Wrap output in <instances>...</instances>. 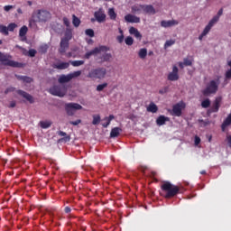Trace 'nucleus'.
<instances>
[{"label":"nucleus","instance_id":"obj_1","mask_svg":"<svg viewBox=\"0 0 231 231\" xmlns=\"http://www.w3.org/2000/svg\"><path fill=\"white\" fill-rule=\"evenodd\" d=\"M107 51H109V47L106 45H100L98 47L94 48L90 51H88L84 55V59L89 60L93 56L97 57L98 53H103L97 56L96 60H97L98 64H104V62H109L111 59H113V55H111V53H107Z\"/></svg>","mask_w":231,"mask_h":231},{"label":"nucleus","instance_id":"obj_2","mask_svg":"<svg viewBox=\"0 0 231 231\" xmlns=\"http://www.w3.org/2000/svg\"><path fill=\"white\" fill-rule=\"evenodd\" d=\"M180 193L179 186H176L170 181H164L161 185L160 195L162 198H165V199H172V198H175V196H178Z\"/></svg>","mask_w":231,"mask_h":231},{"label":"nucleus","instance_id":"obj_3","mask_svg":"<svg viewBox=\"0 0 231 231\" xmlns=\"http://www.w3.org/2000/svg\"><path fill=\"white\" fill-rule=\"evenodd\" d=\"M51 19V13L46 9H38L32 14V19L29 21V26H32L36 23H48Z\"/></svg>","mask_w":231,"mask_h":231},{"label":"nucleus","instance_id":"obj_4","mask_svg":"<svg viewBox=\"0 0 231 231\" xmlns=\"http://www.w3.org/2000/svg\"><path fill=\"white\" fill-rule=\"evenodd\" d=\"M219 84H221V76H217L216 79L210 80L205 89L202 90L204 97H210V95H216L219 89Z\"/></svg>","mask_w":231,"mask_h":231},{"label":"nucleus","instance_id":"obj_5","mask_svg":"<svg viewBox=\"0 0 231 231\" xmlns=\"http://www.w3.org/2000/svg\"><path fill=\"white\" fill-rule=\"evenodd\" d=\"M106 75H107V69L104 67H99L97 69H91L88 74V79H93L95 80H102V79H106Z\"/></svg>","mask_w":231,"mask_h":231},{"label":"nucleus","instance_id":"obj_6","mask_svg":"<svg viewBox=\"0 0 231 231\" xmlns=\"http://www.w3.org/2000/svg\"><path fill=\"white\" fill-rule=\"evenodd\" d=\"M0 62L3 66H10L11 68H21L22 64L12 60V56L10 54H5L0 51Z\"/></svg>","mask_w":231,"mask_h":231},{"label":"nucleus","instance_id":"obj_7","mask_svg":"<svg viewBox=\"0 0 231 231\" xmlns=\"http://www.w3.org/2000/svg\"><path fill=\"white\" fill-rule=\"evenodd\" d=\"M51 95L54 97H64L68 91V88L64 85H54L52 88H50Z\"/></svg>","mask_w":231,"mask_h":231},{"label":"nucleus","instance_id":"obj_8","mask_svg":"<svg viewBox=\"0 0 231 231\" xmlns=\"http://www.w3.org/2000/svg\"><path fill=\"white\" fill-rule=\"evenodd\" d=\"M82 109V106L79 103H67L65 104V111L68 116H73L76 111H80Z\"/></svg>","mask_w":231,"mask_h":231},{"label":"nucleus","instance_id":"obj_9","mask_svg":"<svg viewBox=\"0 0 231 231\" xmlns=\"http://www.w3.org/2000/svg\"><path fill=\"white\" fill-rule=\"evenodd\" d=\"M185 106L186 105L183 101L175 104L172 106L171 116H181V111H183V109H185Z\"/></svg>","mask_w":231,"mask_h":231},{"label":"nucleus","instance_id":"obj_10","mask_svg":"<svg viewBox=\"0 0 231 231\" xmlns=\"http://www.w3.org/2000/svg\"><path fill=\"white\" fill-rule=\"evenodd\" d=\"M180 69L176 65L172 66V71L168 74V80L171 82H176V80H180Z\"/></svg>","mask_w":231,"mask_h":231},{"label":"nucleus","instance_id":"obj_11","mask_svg":"<svg viewBox=\"0 0 231 231\" xmlns=\"http://www.w3.org/2000/svg\"><path fill=\"white\" fill-rule=\"evenodd\" d=\"M221 100L222 98L221 97H217L211 107L208 110V113L210 115L212 113H217L219 111V108L221 107Z\"/></svg>","mask_w":231,"mask_h":231},{"label":"nucleus","instance_id":"obj_12","mask_svg":"<svg viewBox=\"0 0 231 231\" xmlns=\"http://www.w3.org/2000/svg\"><path fill=\"white\" fill-rule=\"evenodd\" d=\"M94 17L97 23H104L106 21V13L103 8H99L98 11L94 13Z\"/></svg>","mask_w":231,"mask_h":231},{"label":"nucleus","instance_id":"obj_13","mask_svg":"<svg viewBox=\"0 0 231 231\" xmlns=\"http://www.w3.org/2000/svg\"><path fill=\"white\" fill-rule=\"evenodd\" d=\"M178 24H180V22H178V20H169V21L162 20L161 22V26L162 28H171L172 26H178Z\"/></svg>","mask_w":231,"mask_h":231},{"label":"nucleus","instance_id":"obj_14","mask_svg":"<svg viewBox=\"0 0 231 231\" xmlns=\"http://www.w3.org/2000/svg\"><path fill=\"white\" fill-rule=\"evenodd\" d=\"M73 39V29L70 27H67L64 32V37L61 38V41L66 42H69Z\"/></svg>","mask_w":231,"mask_h":231},{"label":"nucleus","instance_id":"obj_15","mask_svg":"<svg viewBox=\"0 0 231 231\" xmlns=\"http://www.w3.org/2000/svg\"><path fill=\"white\" fill-rule=\"evenodd\" d=\"M69 49V42H64V40H60V49H59V52L60 53V55H64V53H66V51H68Z\"/></svg>","mask_w":231,"mask_h":231},{"label":"nucleus","instance_id":"obj_16","mask_svg":"<svg viewBox=\"0 0 231 231\" xmlns=\"http://www.w3.org/2000/svg\"><path fill=\"white\" fill-rule=\"evenodd\" d=\"M129 33L130 35H134V37H135V39L138 41H142V33H140V31H138V29L135 27H130Z\"/></svg>","mask_w":231,"mask_h":231},{"label":"nucleus","instance_id":"obj_17","mask_svg":"<svg viewBox=\"0 0 231 231\" xmlns=\"http://www.w3.org/2000/svg\"><path fill=\"white\" fill-rule=\"evenodd\" d=\"M166 122H171V118L165 116H159L156 119V125L159 126L165 125Z\"/></svg>","mask_w":231,"mask_h":231},{"label":"nucleus","instance_id":"obj_18","mask_svg":"<svg viewBox=\"0 0 231 231\" xmlns=\"http://www.w3.org/2000/svg\"><path fill=\"white\" fill-rule=\"evenodd\" d=\"M125 20L126 21V23H140V17L134 14H126L125 16Z\"/></svg>","mask_w":231,"mask_h":231},{"label":"nucleus","instance_id":"obj_19","mask_svg":"<svg viewBox=\"0 0 231 231\" xmlns=\"http://www.w3.org/2000/svg\"><path fill=\"white\" fill-rule=\"evenodd\" d=\"M17 93L23 98H26L30 104H33V97H32V95L28 94L24 90H18Z\"/></svg>","mask_w":231,"mask_h":231},{"label":"nucleus","instance_id":"obj_20","mask_svg":"<svg viewBox=\"0 0 231 231\" xmlns=\"http://www.w3.org/2000/svg\"><path fill=\"white\" fill-rule=\"evenodd\" d=\"M143 12H144V14H148L149 15H154V14H156V9H154V7L151 5H144Z\"/></svg>","mask_w":231,"mask_h":231},{"label":"nucleus","instance_id":"obj_21","mask_svg":"<svg viewBox=\"0 0 231 231\" xmlns=\"http://www.w3.org/2000/svg\"><path fill=\"white\" fill-rule=\"evenodd\" d=\"M122 133V128L120 127H114L110 132V138H118L120 134Z\"/></svg>","mask_w":231,"mask_h":231},{"label":"nucleus","instance_id":"obj_22","mask_svg":"<svg viewBox=\"0 0 231 231\" xmlns=\"http://www.w3.org/2000/svg\"><path fill=\"white\" fill-rule=\"evenodd\" d=\"M219 21L218 16H214L209 23H208V25L205 27V30H207L208 32H210V30H212V27L214 26V24H216V23H217Z\"/></svg>","mask_w":231,"mask_h":231},{"label":"nucleus","instance_id":"obj_23","mask_svg":"<svg viewBox=\"0 0 231 231\" xmlns=\"http://www.w3.org/2000/svg\"><path fill=\"white\" fill-rule=\"evenodd\" d=\"M219 21L218 16H214L209 23H208V25L205 27V30H207L208 32H210V30H212V27L214 26V24H216V23H217Z\"/></svg>","mask_w":231,"mask_h":231},{"label":"nucleus","instance_id":"obj_24","mask_svg":"<svg viewBox=\"0 0 231 231\" xmlns=\"http://www.w3.org/2000/svg\"><path fill=\"white\" fill-rule=\"evenodd\" d=\"M72 76H70L69 74L68 75H61L59 79L58 82L60 84H66V82H69L71 80Z\"/></svg>","mask_w":231,"mask_h":231},{"label":"nucleus","instance_id":"obj_25","mask_svg":"<svg viewBox=\"0 0 231 231\" xmlns=\"http://www.w3.org/2000/svg\"><path fill=\"white\" fill-rule=\"evenodd\" d=\"M146 111H148V113H158V106H156L154 102H151L148 105Z\"/></svg>","mask_w":231,"mask_h":231},{"label":"nucleus","instance_id":"obj_26","mask_svg":"<svg viewBox=\"0 0 231 231\" xmlns=\"http://www.w3.org/2000/svg\"><path fill=\"white\" fill-rule=\"evenodd\" d=\"M228 125H231V113L227 116V117L225 119L223 124L221 125L222 131H225Z\"/></svg>","mask_w":231,"mask_h":231},{"label":"nucleus","instance_id":"obj_27","mask_svg":"<svg viewBox=\"0 0 231 231\" xmlns=\"http://www.w3.org/2000/svg\"><path fill=\"white\" fill-rule=\"evenodd\" d=\"M59 136H63L60 141L61 142H69V140H71V136L68 135V134H66V132H62L60 131L58 132Z\"/></svg>","mask_w":231,"mask_h":231},{"label":"nucleus","instance_id":"obj_28","mask_svg":"<svg viewBox=\"0 0 231 231\" xmlns=\"http://www.w3.org/2000/svg\"><path fill=\"white\" fill-rule=\"evenodd\" d=\"M54 68L56 69H68V68H69V62H61V63L54 65Z\"/></svg>","mask_w":231,"mask_h":231},{"label":"nucleus","instance_id":"obj_29","mask_svg":"<svg viewBox=\"0 0 231 231\" xmlns=\"http://www.w3.org/2000/svg\"><path fill=\"white\" fill-rule=\"evenodd\" d=\"M143 6L144 5H135L132 7V12H134V14H138L139 12H142V10L143 11Z\"/></svg>","mask_w":231,"mask_h":231},{"label":"nucleus","instance_id":"obj_30","mask_svg":"<svg viewBox=\"0 0 231 231\" xmlns=\"http://www.w3.org/2000/svg\"><path fill=\"white\" fill-rule=\"evenodd\" d=\"M80 20L77 15L73 14L72 15V24L75 28H79L80 26Z\"/></svg>","mask_w":231,"mask_h":231},{"label":"nucleus","instance_id":"obj_31","mask_svg":"<svg viewBox=\"0 0 231 231\" xmlns=\"http://www.w3.org/2000/svg\"><path fill=\"white\" fill-rule=\"evenodd\" d=\"M26 33H28V27L26 25H23L19 31V37H26Z\"/></svg>","mask_w":231,"mask_h":231},{"label":"nucleus","instance_id":"obj_32","mask_svg":"<svg viewBox=\"0 0 231 231\" xmlns=\"http://www.w3.org/2000/svg\"><path fill=\"white\" fill-rule=\"evenodd\" d=\"M40 127H42V129H48V128L51 127V122H50V121H41L40 122Z\"/></svg>","mask_w":231,"mask_h":231},{"label":"nucleus","instance_id":"obj_33","mask_svg":"<svg viewBox=\"0 0 231 231\" xmlns=\"http://www.w3.org/2000/svg\"><path fill=\"white\" fill-rule=\"evenodd\" d=\"M108 15H109L111 21H116V13L115 12L114 8L108 9Z\"/></svg>","mask_w":231,"mask_h":231},{"label":"nucleus","instance_id":"obj_34","mask_svg":"<svg viewBox=\"0 0 231 231\" xmlns=\"http://www.w3.org/2000/svg\"><path fill=\"white\" fill-rule=\"evenodd\" d=\"M138 56L141 59H145V57H147V49L145 48L140 49L138 52Z\"/></svg>","mask_w":231,"mask_h":231},{"label":"nucleus","instance_id":"obj_35","mask_svg":"<svg viewBox=\"0 0 231 231\" xmlns=\"http://www.w3.org/2000/svg\"><path fill=\"white\" fill-rule=\"evenodd\" d=\"M125 42L126 46H133V44H134V39H133V37H131V36H127L125 39Z\"/></svg>","mask_w":231,"mask_h":231},{"label":"nucleus","instance_id":"obj_36","mask_svg":"<svg viewBox=\"0 0 231 231\" xmlns=\"http://www.w3.org/2000/svg\"><path fill=\"white\" fill-rule=\"evenodd\" d=\"M84 63H85L84 60H73V61H70L71 66H73L74 68H79V66H83Z\"/></svg>","mask_w":231,"mask_h":231},{"label":"nucleus","instance_id":"obj_37","mask_svg":"<svg viewBox=\"0 0 231 231\" xmlns=\"http://www.w3.org/2000/svg\"><path fill=\"white\" fill-rule=\"evenodd\" d=\"M0 33H3V35H9L8 27H6V25L0 24Z\"/></svg>","mask_w":231,"mask_h":231},{"label":"nucleus","instance_id":"obj_38","mask_svg":"<svg viewBox=\"0 0 231 231\" xmlns=\"http://www.w3.org/2000/svg\"><path fill=\"white\" fill-rule=\"evenodd\" d=\"M92 124H93V125H98V124H100V115H94L93 116Z\"/></svg>","mask_w":231,"mask_h":231},{"label":"nucleus","instance_id":"obj_39","mask_svg":"<svg viewBox=\"0 0 231 231\" xmlns=\"http://www.w3.org/2000/svg\"><path fill=\"white\" fill-rule=\"evenodd\" d=\"M20 80H23V82H26L27 84H31V82H33V79H32L28 76L20 77Z\"/></svg>","mask_w":231,"mask_h":231},{"label":"nucleus","instance_id":"obj_40","mask_svg":"<svg viewBox=\"0 0 231 231\" xmlns=\"http://www.w3.org/2000/svg\"><path fill=\"white\" fill-rule=\"evenodd\" d=\"M174 44H176V41L175 40H168L164 43V48H165V50H167V48H171V46H172Z\"/></svg>","mask_w":231,"mask_h":231},{"label":"nucleus","instance_id":"obj_41","mask_svg":"<svg viewBox=\"0 0 231 231\" xmlns=\"http://www.w3.org/2000/svg\"><path fill=\"white\" fill-rule=\"evenodd\" d=\"M201 106L204 107V109H207L208 107H210V99L207 98L201 102Z\"/></svg>","mask_w":231,"mask_h":231},{"label":"nucleus","instance_id":"obj_42","mask_svg":"<svg viewBox=\"0 0 231 231\" xmlns=\"http://www.w3.org/2000/svg\"><path fill=\"white\" fill-rule=\"evenodd\" d=\"M48 48H49L48 44L41 45L39 48L40 53H46L48 51Z\"/></svg>","mask_w":231,"mask_h":231},{"label":"nucleus","instance_id":"obj_43","mask_svg":"<svg viewBox=\"0 0 231 231\" xmlns=\"http://www.w3.org/2000/svg\"><path fill=\"white\" fill-rule=\"evenodd\" d=\"M71 78V80L72 79H77V77H80L82 75V71L81 70H77V71H74L73 73H70L69 74Z\"/></svg>","mask_w":231,"mask_h":231},{"label":"nucleus","instance_id":"obj_44","mask_svg":"<svg viewBox=\"0 0 231 231\" xmlns=\"http://www.w3.org/2000/svg\"><path fill=\"white\" fill-rule=\"evenodd\" d=\"M107 88V83L99 84L97 86V91H104Z\"/></svg>","mask_w":231,"mask_h":231},{"label":"nucleus","instance_id":"obj_45","mask_svg":"<svg viewBox=\"0 0 231 231\" xmlns=\"http://www.w3.org/2000/svg\"><path fill=\"white\" fill-rule=\"evenodd\" d=\"M15 28H17V24L15 23H11L7 26L8 32H14Z\"/></svg>","mask_w":231,"mask_h":231},{"label":"nucleus","instance_id":"obj_46","mask_svg":"<svg viewBox=\"0 0 231 231\" xmlns=\"http://www.w3.org/2000/svg\"><path fill=\"white\" fill-rule=\"evenodd\" d=\"M85 33L88 37H95V31H93V29H87Z\"/></svg>","mask_w":231,"mask_h":231},{"label":"nucleus","instance_id":"obj_47","mask_svg":"<svg viewBox=\"0 0 231 231\" xmlns=\"http://www.w3.org/2000/svg\"><path fill=\"white\" fill-rule=\"evenodd\" d=\"M103 123H101L102 127H104L105 129H107V127H109V125H111V121L109 120H102Z\"/></svg>","mask_w":231,"mask_h":231},{"label":"nucleus","instance_id":"obj_48","mask_svg":"<svg viewBox=\"0 0 231 231\" xmlns=\"http://www.w3.org/2000/svg\"><path fill=\"white\" fill-rule=\"evenodd\" d=\"M227 66L230 67V69H228L226 72V79H231V60L227 62Z\"/></svg>","mask_w":231,"mask_h":231},{"label":"nucleus","instance_id":"obj_49","mask_svg":"<svg viewBox=\"0 0 231 231\" xmlns=\"http://www.w3.org/2000/svg\"><path fill=\"white\" fill-rule=\"evenodd\" d=\"M209 32L207 29H204L201 34L199 36V41H203V37H205Z\"/></svg>","mask_w":231,"mask_h":231},{"label":"nucleus","instance_id":"obj_50","mask_svg":"<svg viewBox=\"0 0 231 231\" xmlns=\"http://www.w3.org/2000/svg\"><path fill=\"white\" fill-rule=\"evenodd\" d=\"M63 24H65L67 28H69L71 23L69 22V19L68 17H63Z\"/></svg>","mask_w":231,"mask_h":231},{"label":"nucleus","instance_id":"obj_51","mask_svg":"<svg viewBox=\"0 0 231 231\" xmlns=\"http://www.w3.org/2000/svg\"><path fill=\"white\" fill-rule=\"evenodd\" d=\"M29 57H35V55H37V51H35L34 49H31L29 50Z\"/></svg>","mask_w":231,"mask_h":231},{"label":"nucleus","instance_id":"obj_52","mask_svg":"<svg viewBox=\"0 0 231 231\" xmlns=\"http://www.w3.org/2000/svg\"><path fill=\"white\" fill-rule=\"evenodd\" d=\"M124 34H120L119 36L116 37V41L117 42H119V44H122V42H124Z\"/></svg>","mask_w":231,"mask_h":231},{"label":"nucleus","instance_id":"obj_53","mask_svg":"<svg viewBox=\"0 0 231 231\" xmlns=\"http://www.w3.org/2000/svg\"><path fill=\"white\" fill-rule=\"evenodd\" d=\"M70 125H79V124H82V120L78 119L76 121H69Z\"/></svg>","mask_w":231,"mask_h":231},{"label":"nucleus","instance_id":"obj_54","mask_svg":"<svg viewBox=\"0 0 231 231\" xmlns=\"http://www.w3.org/2000/svg\"><path fill=\"white\" fill-rule=\"evenodd\" d=\"M183 62H184V66H190L192 64V60H189L187 58H185L183 60Z\"/></svg>","mask_w":231,"mask_h":231},{"label":"nucleus","instance_id":"obj_55","mask_svg":"<svg viewBox=\"0 0 231 231\" xmlns=\"http://www.w3.org/2000/svg\"><path fill=\"white\" fill-rule=\"evenodd\" d=\"M169 91V88L165 87L164 88H162L159 90L160 95H165Z\"/></svg>","mask_w":231,"mask_h":231},{"label":"nucleus","instance_id":"obj_56","mask_svg":"<svg viewBox=\"0 0 231 231\" xmlns=\"http://www.w3.org/2000/svg\"><path fill=\"white\" fill-rule=\"evenodd\" d=\"M201 143V138L199 136L196 135L195 136V145H199Z\"/></svg>","mask_w":231,"mask_h":231},{"label":"nucleus","instance_id":"obj_57","mask_svg":"<svg viewBox=\"0 0 231 231\" xmlns=\"http://www.w3.org/2000/svg\"><path fill=\"white\" fill-rule=\"evenodd\" d=\"M103 120H108L111 122L112 120H115V116L110 115L109 116H106Z\"/></svg>","mask_w":231,"mask_h":231},{"label":"nucleus","instance_id":"obj_58","mask_svg":"<svg viewBox=\"0 0 231 231\" xmlns=\"http://www.w3.org/2000/svg\"><path fill=\"white\" fill-rule=\"evenodd\" d=\"M12 8H14V5H5V6H4L5 12H10V10H12Z\"/></svg>","mask_w":231,"mask_h":231},{"label":"nucleus","instance_id":"obj_59","mask_svg":"<svg viewBox=\"0 0 231 231\" xmlns=\"http://www.w3.org/2000/svg\"><path fill=\"white\" fill-rule=\"evenodd\" d=\"M223 15V8L219 9L217 14L215 17H218V19Z\"/></svg>","mask_w":231,"mask_h":231},{"label":"nucleus","instance_id":"obj_60","mask_svg":"<svg viewBox=\"0 0 231 231\" xmlns=\"http://www.w3.org/2000/svg\"><path fill=\"white\" fill-rule=\"evenodd\" d=\"M226 140H227V145H228L229 147H231V135H227V136H226Z\"/></svg>","mask_w":231,"mask_h":231},{"label":"nucleus","instance_id":"obj_61","mask_svg":"<svg viewBox=\"0 0 231 231\" xmlns=\"http://www.w3.org/2000/svg\"><path fill=\"white\" fill-rule=\"evenodd\" d=\"M69 212H71V208L66 207V208H65V213H66V214H69Z\"/></svg>","mask_w":231,"mask_h":231},{"label":"nucleus","instance_id":"obj_62","mask_svg":"<svg viewBox=\"0 0 231 231\" xmlns=\"http://www.w3.org/2000/svg\"><path fill=\"white\" fill-rule=\"evenodd\" d=\"M179 68H180V69H183V68H185V63L184 62H179Z\"/></svg>","mask_w":231,"mask_h":231},{"label":"nucleus","instance_id":"obj_63","mask_svg":"<svg viewBox=\"0 0 231 231\" xmlns=\"http://www.w3.org/2000/svg\"><path fill=\"white\" fill-rule=\"evenodd\" d=\"M15 106H16L15 101H12V102L10 103V105H9V107H15Z\"/></svg>","mask_w":231,"mask_h":231},{"label":"nucleus","instance_id":"obj_64","mask_svg":"<svg viewBox=\"0 0 231 231\" xmlns=\"http://www.w3.org/2000/svg\"><path fill=\"white\" fill-rule=\"evenodd\" d=\"M118 32H119L120 35H124V31L122 30V28H118Z\"/></svg>","mask_w":231,"mask_h":231}]
</instances>
